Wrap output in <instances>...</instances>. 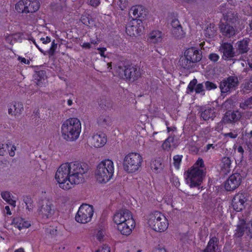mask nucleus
<instances>
[{"instance_id":"obj_60","label":"nucleus","mask_w":252,"mask_h":252,"mask_svg":"<svg viewBox=\"0 0 252 252\" xmlns=\"http://www.w3.org/2000/svg\"><path fill=\"white\" fill-rule=\"evenodd\" d=\"M57 47V44H56L54 42H52L51 46L50 47V51L52 52V53L54 52L55 50L56 49Z\"/></svg>"},{"instance_id":"obj_61","label":"nucleus","mask_w":252,"mask_h":252,"mask_svg":"<svg viewBox=\"0 0 252 252\" xmlns=\"http://www.w3.org/2000/svg\"><path fill=\"white\" fill-rule=\"evenodd\" d=\"M31 40L32 41V43L35 45V46L38 49V50L41 53H44L43 50L39 47V46L37 45V44L35 42V40L33 38H31Z\"/></svg>"},{"instance_id":"obj_26","label":"nucleus","mask_w":252,"mask_h":252,"mask_svg":"<svg viewBox=\"0 0 252 252\" xmlns=\"http://www.w3.org/2000/svg\"><path fill=\"white\" fill-rule=\"evenodd\" d=\"M249 40L248 39H244L237 43V50L240 54H243L248 52L249 50L248 44Z\"/></svg>"},{"instance_id":"obj_12","label":"nucleus","mask_w":252,"mask_h":252,"mask_svg":"<svg viewBox=\"0 0 252 252\" xmlns=\"http://www.w3.org/2000/svg\"><path fill=\"white\" fill-rule=\"evenodd\" d=\"M88 142L94 148H100L106 143L107 137L103 133H96L89 137Z\"/></svg>"},{"instance_id":"obj_1","label":"nucleus","mask_w":252,"mask_h":252,"mask_svg":"<svg viewBox=\"0 0 252 252\" xmlns=\"http://www.w3.org/2000/svg\"><path fill=\"white\" fill-rule=\"evenodd\" d=\"M87 170V165L83 163L78 161L63 163L58 168L55 180L60 188L68 190L83 182L84 175Z\"/></svg>"},{"instance_id":"obj_50","label":"nucleus","mask_w":252,"mask_h":252,"mask_svg":"<svg viewBox=\"0 0 252 252\" xmlns=\"http://www.w3.org/2000/svg\"><path fill=\"white\" fill-rule=\"evenodd\" d=\"M223 135L224 137H229L231 138H235L237 137L238 134L236 132H230L229 133H223Z\"/></svg>"},{"instance_id":"obj_58","label":"nucleus","mask_w":252,"mask_h":252,"mask_svg":"<svg viewBox=\"0 0 252 252\" xmlns=\"http://www.w3.org/2000/svg\"><path fill=\"white\" fill-rule=\"evenodd\" d=\"M97 49L99 51V53L101 57L104 58L106 57V56L104 55V52L106 51V48H98Z\"/></svg>"},{"instance_id":"obj_55","label":"nucleus","mask_w":252,"mask_h":252,"mask_svg":"<svg viewBox=\"0 0 252 252\" xmlns=\"http://www.w3.org/2000/svg\"><path fill=\"white\" fill-rule=\"evenodd\" d=\"M223 15L224 16V19L226 21H227L228 22H232V23L233 22V21L232 20V19L231 18V16L232 15V14L231 12L228 13V14H226V15H225V14L223 13Z\"/></svg>"},{"instance_id":"obj_25","label":"nucleus","mask_w":252,"mask_h":252,"mask_svg":"<svg viewBox=\"0 0 252 252\" xmlns=\"http://www.w3.org/2000/svg\"><path fill=\"white\" fill-rule=\"evenodd\" d=\"M231 164V160L229 158L224 157L222 158L220 167L221 171L224 174L228 173L230 171Z\"/></svg>"},{"instance_id":"obj_43","label":"nucleus","mask_w":252,"mask_h":252,"mask_svg":"<svg viewBox=\"0 0 252 252\" xmlns=\"http://www.w3.org/2000/svg\"><path fill=\"white\" fill-rule=\"evenodd\" d=\"M8 147L9 145L8 144H4L2 142L0 141V156H3Z\"/></svg>"},{"instance_id":"obj_20","label":"nucleus","mask_w":252,"mask_h":252,"mask_svg":"<svg viewBox=\"0 0 252 252\" xmlns=\"http://www.w3.org/2000/svg\"><path fill=\"white\" fill-rule=\"evenodd\" d=\"M163 39L162 32L159 30H154L149 34L148 40L153 44L160 43Z\"/></svg>"},{"instance_id":"obj_27","label":"nucleus","mask_w":252,"mask_h":252,"mask_svg":"<svg viewBox=\"0 0 252 252\" xmlns=\"http://www.w3.org/2000/svg\"><path fill=\"white\" fill-rule=\"evenodd\" d=\"M0 194L2 198L9 204L13 207L16 206V201L9 191H3L1 192Z\"/></svg>"},{"instance_id":"obj_18","label":"nucleus","mask_w":252,"mask_h":252,"mask_svg":"<svg viewBox=\"0 0 252 252\" xmlns=\"http://www.w3.org/2000/svg\"><path fill=\"white\" fill-rule=\"evenodd\" d=\"M34 82L39 87L45 86L47 83V76L44 71L36 72L33 75Z\"/></svg>"},{"instance_id":"obj_5","label":"nucleus","mask_w":252,"mask_h":252,"mask_svg":"<svg viewBox=\"0 0 252 252\" xmlns=\"http://www.w3.org/2000/svg\"><path fill=\"white\" fill-rule=\"evenodd\" d=\"M114 173V162L111 159H105L100 161L97 165L94 177L98 183L105 184L112 178Z\"/></svg>"},{"instance_id":"obj_4","label":"nucleus","mask_w":252,"mask_h":252,"mask_svg":"<svg viewBox=\"0 0 252 252\" xmlns=\"http://www.w3.org/2000/svg\"><path fill=\"white\" fill-rule=\"evenodd\" d=\"M205 168L202 158H198L186 173V181L190 188L200 186L205 176Z\"/></svg>"},{"instance_id":"obj_39","label":"nucleus","mask_w":252,"mask_h":252,"mask_svg":"<svg viewBox=\"0 0 252 252\" xmlns=\"http://www.w3.org/2000/svg\"><path fill=\"white\" fill-rule=\"evenodd\" d=\"M240 107L243 109L252 108V98H249L246 100L244 102L240 104Z\"/></svg>"},{"instance_id":"obj_11","label":"nucleus","mask_w":252,"mask_h":252,"mask_svg":"<svg viewBox=\"0 0 252 252\" xmlns=\"http://www.w3.org/2000/svg\"><path fill=\"white\" fill-rule=\"evenodd\" d=\"M246 233L247 235L252 238V220L248 224H246L244 220H240L235 230V235L237 237H240Z\"/></svg>"},{"instance_id":"obj_54","label":"nucleus","mask_w":252,"mask_h":252,"mask_svg":"<svg viewBox=\"0 0 252 252\" xmlns=\"http://www.w3.org/2000/svg\"><path fill=\"white\" fill-rule=\"evenodd\" d=\"M209 59L213 62H217L219 59V56L216 53H212L209 55Z\"/></svg>"},{"instance_id":"obj_10","label":"nucleus","mask_w":252,"mask_h":252,"mask_svg":"<svg viewBox=\"0 0 252 252\" xmlns=\"http://www.w3.org/2000/svg\"><path fill=\"white\" fill-rule=\"evenodd\" d=\"M144 27L139 20H132L126 27V32L130 36H137L143 32Z\"/></svg>"},{"instance_id":"obj_53","label":"nucleus","mask_w":252,"mask_h":252,"mask_svg":"<svg viewBox=\"0 0 252 252\" xmlns=\"http://www.w3.org/2000/svg\"><path fill=\"white\" fill-rule=\"evenodd\" d=\"M215 34V32L211 28H207L205 31V35L209 37L213 36Z\"/></svg>"},{"instance_id":"obj_14","label":"nucleus","mask_w":252,"mask_h":252,"mask_svg":"<svg viewBox=\"0 0 252 252\" xmlns=\"http://www.w3.org/2000/svg\"><path fill=\"white\" fill-rule=\"evenodd\" d=\"M220 51L222 53V58L225 60L231 59L235 56L233 46L228 43H224L221 45Z\"/></svg>"},{"instance_id":"obj_45","label":"nucleus","mask_w":252,"mask_h":252,"mask_svg":"<svg viewBox=\"0 0 252 252\" xmlns=\"http://www.w3.org/2000/svg\"><path fill=\"white\" fill-rule=\"evenodd\" d=\"M171 29H177L179 27H182L180 25L178 20L175 19H173L171 23Z\"/></svg>"},{"instance_id":"obj_15","label":"nucleus","mask_w":252,"mask_h":252,"mask_svg":"<svg viewBox=\"0 0 252 252\" xmlns=\"http://www.w3.org/2000/svg\"><path fill=\"white\" fill-rule=\"evenodd\" d=\"M246 201V199L244 194L241 193L236 195L232 202L233 208L237 212L241 211L244 207Z\"/></svg>"},{"instance_id":"obj_36","label":"nucleus","mask_w":252,"mask_h":252,"mask_svg":"<svg viewBox=\"0 0 252 252\" xmlns=\"http://www.w3.org/2000/svg\"><path fill=\"white\" fill-rule=\"evenodd\" d=\"M191 63H193L191 61L188 60V58L185 56L182 57L179 61L180 65L185 69H189L191 66Z\"/></svg>"},{"instance_id":"obj_64","label":"nucleus","mask_w":252,"mask_h":252,"mask_svg":"<svg viewBox=\"0 0 252 252\" xmlns=\"http://www.w3.org/2000/svg\"><path fill=\"white\" fill-rule=\"evenodd\" d=\"M14 252H25V251L23 248H20L15 250Z\"/></svg>"},{"instance_id":"obj_40","label":"nucleus","mask_w":252,"mask_h":252,"mask_svg":"<svg viewBox=\"0 0 252 252\" xmlns=\"http://www.w3.org/2000/svg\"><path fill=\"white\" fill-rule=\"evenodd\" d=\"M182 158V156L180 155H176L173 157V164L177 169L179 168Z\"/></svg>"},{"instance_id":"obj_52","label":"nucleus","mask_w":252,"mask_h":252,"mask_svg":"<svg viewBox=\"0 0 252 252\" xmlns=\"http://www.w3.org/2000/svg\"><path fill=\"white\" fill-rule=\"evenodd\" d=\"M89 4L94 7L98 6L100 3V0H89Z\"/></svg>"},{"instance_id":"obj_56","label":"nucleus","mask_w":252,"mask_h":252,"mask_svg":"<svg viewBox=\"0 0 252 252\" xmlns=\"http://www.w3.org/2000/svg\"><path fill=\"white\" fill-rule=\"evenodd\" d=\"M40 40L44 44H48L51 42V38L49 36L45 37H41Z\"/></svg>"},{"instance_id":"obj_35","label":"nucleus","mask_w":252,"mask_h":252,"mask_svg":"<svg viewBox=\"0 0 252 252\" xmlns=\"http://www.w3.org/2000/svg\"><path fill=\"white\" fill-rule=\"evenodd\" d=\"M171 33L173 36L177 38H181L185 36V32L182 27H180L177 29H171Z\"/></svg>"},{"instance_id":"obj_9","label":"nucleus","mask_w":252,"mask_h":252,"mask_svg":"<svg viewBox=\"0 0 252 252\" xmlns=\"http://www.w3.org/2000/svg\"><path fill=\"white\" fill-rule=\"evenodd\" d=\"M56 212L54 205L47 200L42 201L39 204L37 210L39 218L43 220H47L53 218Z\"/></svg>"},{"instance_id":"obj_6","label":"nucleus","mask_w":252,"mask_h":252,"mask_svg":"<svg viewBox=\"0 0 252 252\" xmlns=\"http://www.w3.org/2000/svg\"><path fill=\"white\" fill-rule=\"evenodd\" d=\"M147 225L156 232H164L168 227V221L165 216L159 211L150 213L146 217Z\"/></svg>"},{"instance_id":"obj_24","label":"nucleus","mask_w":252,"mask_h":252,"mask_svg":"<svg viewBox=\"0 0 252 252\" xmlns=\"http://www.w3.org/2000/svg\"><path fill=\"white\" fill-rule=\"evenodd\" d=\"M39 6V2L37 0H28L26 12L27 13L35 12L38 10Z\"/></svg>"},{"instance_id":"obj_41","label":"nucleus","mask_w":252,"mask_h":252,"mask_svg":"<svg viewBox=\"0 0 252 252\" xmlns=\"http://www.w3.org/2000/svg\"><path fill=\"white\" fill-rule=\"evenodd\" d=\"M173 142V138L169 137L164 142L162 147L165 150H168L171 147V143Z\"/></svg>"},{"instance_id":"obj_17","label":"nucleus","mask_w":252,"mask_h":252,"mask_svg":"<svg viewBox=\"0 0 252 252\" xmlns=\"http://www.w3.org/2000/svg\"><path fill=\"white\" fill-rule=\"evenodd\" d=\"M23 105L20 102H14L8 106V113L11 116H17L23 111Z\"/></svg>"},{"instance_id":"obj_51","label":"nucleus","mask_w":252,"mask_h":252,"mask_svg":"<svg viewBox=\"0 0 252 252\" xmlns=\"http://www.w3.org/2000/svg\"><path fill=\"white\" fill-rule=\"evenodd\" d=\"M252 89V82H246L243 86L244 91L251 90Z\"/></svg>"},{"instance_id":"obj_23","label":"nucleus","mask_w":252,"mask_h":252,"mask_svg":"<svg viewBox=\"0 0 252 252\" xmlns=\"http://www.w3.org/2000/svg\"><path fill=\"white\" fill-rule=\"evenodd\" d=\"M196 83L197 80L195 79H193L189 84L187 91L190 93L193 92L194 90L196 93L202 92L203 91V85L202 84L196 85Z\"/></svg>"},{"instance_id":"obj_44","label":"nucleus","mask_w":252,"mask_h":252,"mask_svg":"<svg viewBox=\"0 0 252 252\" xmlns=\"http://www.w3.org/2000/svg\"><path fill=\"white\" fill-rule=\"evenodd\" d=\"M118 5H119L120 8L123 10L126 7L127 1L126 0H119L118 2Z\"/></svg>"},{"instance_id":"obj_57","label":"nucleus","mask_w":252,"mask_h":252,"mask_svg":"<svg viewBox=\"0 0 252 252\" xmlns=\"http://www.w3.org/2000/svg\"><path fill=\"white\" fill-rule=\"evenodd\" d=\"M18 60L24 64H29L30 63V61L29 60H27L23 57H19Z\"/></svg>"},{"instance_id":"obj_7","label":"nucleus","mask_w":252,"mask_h":252,"mask_svg":"<svg viewBox=\"0 0 252 252\" xmlns=\"http://www.w3.org/2000/svg\"><path fill=\"white\" fill-rule=\"evenodd\" d=\"M143 158L140 154L131 152L127 154L123 161V169L127 173H135L141 167Z\"/></svg>"},{"instance_id":"obj_59","label":"nucleus","mask_w":252,"mask_h":252,"mask_svg":"<svg viewBox=\"0 0 252 252\" xmlns=\"http://www.w3.org/2000/svg\"><path fill=\"white\" fill-rule=\"evenodd\" d=\"M153 252H166V251L163 248L159 247L155 249Z\"/></svg>"},{"instance_id":"obj_28","label":"nucleus","mask_w":252,"mask_h":252,"mask_svg":"<svg viewBox=\"0 0 252 252\" xmlns=\"http://www.w3.org/2000/svg\"><path fill=\"white\" fill-rule=\"evenodd\" d=\"M200 116L205 121L213 120L215 117V109L211 108L206 109L201 112Z\"/></svg>"},{"instance_id":"obj_3","label":"nucleus","mask_w":252,"mask_h":252,"mask_svg":"<svg viewBox=\"0 0 252 252\" xmlns=\"http://www.w3.org/2000/svg\"><path fill=\"white\" fill-rule=\"evenodd\" d=\"M81 128V123L78 119L76 118L68 119L63 122L62 125V136L66 141H75L79 137Z\"/></svg>"},{"instance_id":"obj_8","label":"nucleus","mask_w":252,"mask_h":252,"mask_svg":"<svg viewBox=\"0 0 252 252\" xmlns=\"http://www.w3.org/2000/svg\"><path fill=\"white\" fill-rule=\"evenodd\" d=\"M94 214V208L92 205L83 204L79 208L75 219L80 223L85 224L91 221Z\"/></svg>"},{"instance_id":"obj_37","label":"nucleus","mask_w":252,"mask_h":252,"mask_svg":"<svg viewBox=\"0 0 252 252\" xmlns=\"http://www.w3.org/2000/svg\"><path fill=\"white\" fill-rule=\"evenodd\" d=\"M136 69L134 67L127 68L125 70V76L126 79H134L136 75L134 74Z\"/></svg>"},{"instance_id":"obj_32","label":"nucleus","mask_w":252,"mask_h":252,"mask_svg":"<svg viewBox=\"0 0 252 252\" xmlns=\"http://www.w3.org/2000/svg\"><path fill=\"white\" fill-rule=\"evenodd\" d=\"M151 168L155 172H158L162 168L161 160L159 159H154L151 163Z\"/></svg>"},{"instance_id":"obj_49","label":"nucleus","mask_w":252,"mask_h":252,"mask_svg":"<svg viewBox=\"0 0 252 252\" xmlns=\"http://www.w3.org/2000/svg\"><path fill=\"white\" fill-rule=\"evenodd\" d=\"M104 236V232L102 230H99L97 231L95 235V237L97 240L100 241L103 240Z\"/></svg>"},{"instance_id":"obj_48","label":"nucleus","mask_w":252,"mask_h":252,"mask_svg":"<svg viewBox=\"0 0 252 252\" xmlns=\"http://www.w3.org/2000/svg\"><path fill=\"white\" fill-rule=\"evenodd\" d=\"M16 150V147L14 145H9L7 150L8 151L9 155L11 157H13L15 155V152Z\"/></svg>"},{"instance_id":"obj_22","label":"nucleus","mask_w":252,"mask_h":252,"mask_svg":"<svg viewBox=\"0 0 252 252\" xmlns=\"http://www.w3.org/2000/svg\"><path fill=\"white\" fill-rule=\"evenodd\" d=\"M203 252H221V248L218 244V240L213 237L210 240L207 247Z\"/></svg>"},{"instance_id":"obj_30","label":"nucleus","mask_w":252,"mask_h":252,"mask_svg":"<svg viewBox=\"0 0 252 252\" xmlns=\"http://www.w3.org/2000/svg\"><path fill=\"white\" fill-rule=\"evenodd\" d=\"M22 34L21 33H15L6 36L5 39L7 42L13 44L17 41H21L22 40Z\"/></svg>"},{"instance_id":"obj_13","label":"nucleus","mask_w":252,"mask_h":252,"mask_svg":"<svg viewBox=\"0 0 252 252\" xmlns=\"http://www.w3.org/2000/svg\"><path fill=\"white\" fill-rule=\"evenodd\" d=\"M242 177L240 174L235 173L231 175L224 183V188L227 191H232L236 189L241 182Z\"/></svg>"},{"instance_id":"obj_33","label":"nucleus","mask_w":252,"mask_h":252,"mask_svg":"<svg viewBox=\"0 0 252 252\" xmlns=\"http://www.w3.org/2000/svg\"><path fill=\"white\" fill-rule=\"evenodd\" d=\"M224 80L227 83V84H228V86H229L231 91L235 89V87L238 84V78L234 76H230L227 79Z\"/></svg>"},{"instance_id":"obj_63","label":"nucleus","mask_w":252,"mask_h":252,"mask_svg":"<svg viewBox=\"0 0 252 252\" xmlns=\"http://www.w3.org/2000/svg\"><path fill=\"white\" fill-rule=\"evenodd\" d=\"M4 211L5 213H6L7 215H10L11 214L10 208L8 206H6L5 207Z\"/></svg>"},{"instance_id":"obj_19","label":"nucleus","mask_w":252,"mask_h":252,"mask_svg":"<svg viewBox=\"0 0 252 252\" xmlns=\"http://www.w3.org/2000/svg\"><path fill=\"white\" fill-rule=\"evenodd\" d=\"M220 32L223 35L230 37L236 33L237 30L229 24H222L220 26Z\"/></svg>"},{"instance_id":"obj_29","label":"nucleus","mask_w":252,"mask_h":252,"mask_svg":"<svg viewBox=\"0 0 252 252\" xmlns=\"http://www.w3.org/2000/svg\"><path fill=\"white\" fill-rule=\"evenodd\" d=\"M241 117V114L239 111L227 112L224 117V120L230 122L236 121Z\"/></svg>"},{"instance_id":"obj_16","label":"nucleus","mask_w":252,"mask_h":252,"mask_svg":"<svg viewBox=\"0 0 252 252\" xmlns=\"http://www.w3.org/2000/svg\"><path fill=\"white\" fill-rule=\"evenodd\" d=\"M185 56L192 63L197 62L201 59V54L194 48L188 49L185 52Z\"/></svg>"},{"instance_id":"obj_42","label":"nucleus","mask_w":252,"mask_h":252,"mask_svg":"<svg viewBox=\"0 0 252 252\" xmlns=\"http://www.w3.org/2000/svg\"><path fill=\"white\" fill-rule=\"evenodd\" d=\"M26 205V209L31 211L33 208V201L31 198L27 197L24 199Z\"/></svg>"},{"instance_id":"obj_2","label":"nucleus","mask_w":252,"mask_h":252,"mask_svg":"<svg viewBox=\"0 0 252 252\" xmlns=\"http://www.w3.org/2000/svg\"><path fill=\"white\" fill-rule=\"evenodd\" d=\"M113 222L120 233L123 235H130L135 227V221L132 214L128 210H121L116 212L113 217Z\"/></svg>"},{"instance_id":"obj_62","label":"nucleus","mask_w":252,"mask_h":252,"mask_svg":"<svg viewBox=\"0 0 252 252\" xmlns=\"http://www.w3.org/2000/svg\"><path fill=\"white\" fill-rule=\"evenodd\" d=\"M81 46L86 49H90L91 47L90 43L88 42L83 43Z\"/></svg>"},{"instance_id":"obj_38","label":"nucleus","mask_w":252,"mask_h":252,"mask_svg":"<svg viewBox=\"0 0 252 252\" xmlns=\"http://www.w3.org/2000/svg\"><path fill=\"white\" fill-rule=\"evenodd\" d=\"M220 89L222 93H226L231 91L228 84H227L224 80L220 83Z\"/></svg>"},{"instance_id":"obj_31","label":"nucleus","mask_w":252,"mask_h":252,"mask_svg":"<svg viewBox=\"0 0 252 252\" xmlns=\"http://www.w3.org/2000/svg\"><path fill=\"white\" fill-rule=\"evenodd\" d=\"M28 0H21L15 5V9L18 12L27 13L26 7Z\"/></svg>"},{"instance_id":"obj_34","label":"nucleus","mask_w":252,"mask_h":252,"mask_svg":"<svg viewBox=\"0 0 252 252\" xmlns=\"http://www.w3.org/2000/svg\"><path fill=\"white\" fill-rule=\"evenodd\" d=\"M133 15L135 18H139L142 16L144 13V10L142 6L138 5L132 7L131 9Z\"/></svg>"},{"instance_id":"obj_46","label":"nucleus","mask_w":252,"mask_h":252,"mask_svg":"<svg viewBox=\"0 0 252 252\" xmlns=\"http://www.w3.org/2000/svg\"><path fill=\"white\" fill-rule=\"evenodd\" d=\"M95 252H110L109 248L106 245L100 247Z\"/></svg>"},{"instance_id":"obj_47","label":"nucleus","mask_w":252,"mask_h":252,"mask_svg":"<svg viewBox=\"0 0 252 252\" xmlns=\"http://www.w3.org/2000/svg\"><path fill=\"white\" fill-rule=\"evenodd\" d=\"M205 85L206 89L208 90L215 89L217 88V86L215 84L209 81L206 82Z\"/></svg>"},{"instance_id":"obj_21","label":"nucleus","mask_w":252,"mask_h":252,"mask_svg":"<svg viewBox=\"0 0 252 252\" xmlns=\"http://www.w3.org/2000/svg\"><path fill=\"white\" fill-rule=\"evenodd\" d=\"M13 224L15 227L21 230L23 229H26L31 225V222L22 218H16L13 219Z\"/></svg>"}]
</instances>
